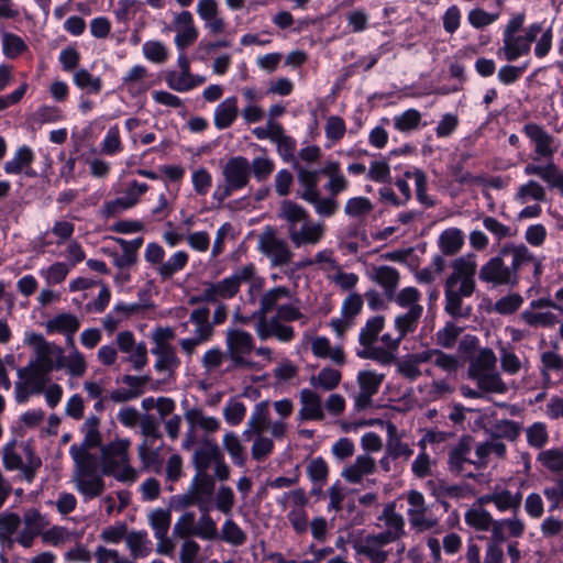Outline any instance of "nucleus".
Returning a JSON list of instances; mask_svg holds the SVG:
<instances>
[{
  "instance_id": "nucleus-47",
  "label": "nucleus",
  "mask_w": 563,
  "mask_h": 563,
  "mask_svg": "<svg viewBox=\"0 0 563 563\" xmlns=\"http://www.w3.org/2000/svg\"><path fill=\"white\" fill-rule=\"evenodd\" d=\"M558 343L553 344L551 351H544L540 355L541 361V375L544 380H550V373H563V355L556 352Z\"/></svg>"
},
{
  "instance_id": "nucleus-60",
  "label": "nucleus",
  "mask_w": 563,
  "mask_h": 563,
  "mask_svg": "<svg viewBox=\"0 0 563 563\" xmlns=\"http://www.w3.org/2000/svg\"><path fill=\"white\" fill-rule=\"evenodd\" d=\"M529 199L536 201L545 200V189L536 180H529L521 185L516 192V200L526 203Z\"/></svg>"
},
{
  "instance_id": "nucleus-17",
  "label": "nucleus",
  "mask_w": 563,
  "mask_h": 563,
  "mask_svg": "<svg viewBox=\"0 0 563 563\" xmlns=\"http://www.w3.org/2000/svg\"><path fill=\"white\" fill-rule=\"evenodd\" d=\"M522 132L534 144V153L538 157L551 158L556 152L553 135L541 124L529 122L523 125Z\"/></svg>"
},
{
  "instance_id": "nucleus-44",
  "label": "nucleus",
  "mask_w": 563,
  "mask_h": 563,
  "mask_svg": "<svg viewBox=\"0 0 563 563\" xmlns=\"http://www.w3.org/2000/svg\"><path fill=\"white\" fill-rule=\"evenodd\" d=\"M385 327V318L383 316H374L369 318L364 327H362L358 334V342L365 349L373 345L378 338V334Z\"/></svg>"
},
{
  "instance_id": "nucleus-29",
  "label": "nucleus",
  "mask_w": 563,
  "mask_h": 563,
  "mask_svg": "<svg viewBox=\"0 0 563 563\" xmlns=\"http://www.w3.org/2000/svg\"><path fill=\"white\" fill-rule=\"evenodd\" d=\"M292 168L297 172V179L302 189L299 194L300 198L305 201L314 199L320 191L318 188L319 170L307 169L300 164H295Z\"/></svg>"
},
{
  "instance_id": "nucleus-15",
  "label": "nucleus",
  "mask_w": 563,
  "mask_h": 563,
  "mask_svg": "<svg viewBox=\"0 0 563 563\" xmlns=\"http://www.w3.org/2000/svg\"><path fill=\"white\" fill-rule=\"evenodd\" d=\"M26 462L23 463L22 457L11 449L7 448L3 452V464L9 471L20 470L22 478L27 483H32L40 467L42 460L35 455L31 449H26Z\"/></svg>"
},
{
  "instance_id": "nucleus-6",
  "label": "nucleus",
  "mask_w": 563,
  "mask_h": 563,
  "mask_svg": "<svg viewBox=\"0 0 563 563\" xmlns=\"http://www.w3.org/2000/svg\"><path fill=\"white\" fill-rule=\"evenodd\" d=\"M129 439H117L101 448L102 474L112 475L120 482H135L136 471L130 465Z\"/></svg>"
},
{
  "instance_id": "nucleus-63",
  "label": "nucleus",
  "mask_w": 563,
  "mask_h": 563,
  "mask_svg": "<svg viewBox=\"0 0 563 563\" xmlns=\"http://www.w3.org/2000/svg\"><path fill=\"white\" fill-rule=\"evenodd\" d=\"M395 366L397 374L409 382H415L422 375L420 366L410 354L400 360H396Z\"/></svg>"
},
{
  "instance_id": "nucleus-1",
  "label": "nucleus",
  "mask_w": 563,
  "mask_h": 563,
  "mask_svg": "<svg viewBox=\"0 0 563 563\" xmlns=\"http://www.w3.org/2000/svg\"><path fill=\"white\" fill-rule=\"evenodd\" d=\"M543 256L536 255L523 243L506 242L496 255L481 266L478 278L494 287H516L521 273L531 268L533 279L539 282L543 274Z\"/></svg>"
},
{
  "instance_id": "nucleus-26",
  "label": "nucleus",
  "mask_w": 563,
  "mask_h": 563,
  "mask_svg": "<svg viewBox=\"0 0 563 563\" xmlns=\"http://www.w3.org/2000/svg\"><path fill=\"white\" fill-rule=\"evenodd\" d=\"M21 526V517L16 512L4 511L0 514V544L11 550L18 543V530Z\"/></svg>"
},
{
  "instance_id": "nucleus-32",
  "label": "nucleus",
  "mask_w": 563,
  "mask_h": 563,
  "mask_svg": "<svg viewBox=\"0 0 563 563\" xmlns=\"http://www.w3.org/2000/svg\"><path fill=\"white\" fill-rule=\"evenodd\" d=\"M269 424L271 419L268 401H261L256 404L254 411L247 422L249 428L244 431L243 434L246 437V439H249L252 433L260 435L269 428Z\"/></svg>"
},
{
  "instance_id": "nucleus-50",
  "label": "nucleus",
  "mask_w": 563,
  "mask_h": 563,
  "mask_svg": "<svg viewBox=\"0 0 563 563\" xmlns=\"http://www.w3.org/2000/svg\"><path fill=\"white\" fill-rule=\"evenodd\" d=\"M464 239L460 229L444 230L439 238V245L443 254L454 255L463 246Z\"/></svg>"
},
{
  "instance_id": "nucleus-56",
  "label": "nucleus",
  "mask_w": 563,
  "mask_h": 563,
  "mask_svg": "<svg viewBox=\"0 0 563 563\" xmlns=\"http://www.w3.org/2000/svg\"><path fill=\"white\" fill-rule=\"evenodd\" d=\"M537 461L551 473L563 472V450L562 449H550L541 451Z\"/></svg>"
},
{
  "instance_id": "nucleus-51",
  "label": "nucleus",
  "mask_w": 563,
  "mask_h": 563,
  "mask_svg": "<svg viewBox=\"0 0 563 563\" xmlns=\"http://www.w3.org/2000/svg\"><path fill=\"white\" fill-rule=\"evenodd\" d=\"M341 382V373L332 367H323L318 375L311 376L310 385L325 391L335 389Z\"/></svg>"
},
{
  "instance_id": "nucleus-54",
  "label": "nucleus",
  "mask_w": 563,
  "mask_h": 563,
  "mask_svg": "<svg viewBox=\"0 0 563 563\" xmlns=\"http://www.w3.org/2000/svg\"><path fill=\"white\" fill-rule=\"evenodd\" d=\"M410 526L419 532L434 529L439 520L431 516L428 507L423 510H407Z\"/></svg>"
},
{
  "instance_id": "nucleus-57",
  "label": "nucleus",
  "mask_w": 563,
  "mask_h": 563,
  "mask_svg": "<svg viewBox=\"0 0 563 563\" xmlns=\"http://www.w3.org/2000/svg\"><path fill=\"white\" fill-rule=\"evenodd\" d=\"M421 298L420 291L416 287H405L397 292L394 291L393 296L388 297L389 301H394L400 308H407L408 310L421 306L419 303Z\"/></svg>"
},
{
  "instance_id": "nucleus-11",
  "label": "nucleus",
  "mask_w": 563,
  "mask_h": 563,
  "mask_svg": "<svg viewBox=\"0 0 563 563\" xmlns=\"http://www.w3.org/2000/svg\"><path fill=\"white\" fill-rule=\"evenodd\" d=\"M184 418L188 424L183 449L190 450L197 443V431L202 430L206 434H211L220 429V421L216 417L206 416L199 407H192L184 412Z\"/></svg>"
},
{
  "instance_id": "nucleus-58",
  "label": "nucleus",
  "mask_w": 563,
  "mask_h": 563,
  "mask_svg": "<svg viewBox=\"0 0 563 563\" xmlns=\"http://www.w3.org/2000/svg\"><path fill=\"white\" fill-rule=\"evenodd\" d=\"M73 80L79 89H86L91 93H99L102 89L101 78L92 76L85 68L77 69L74 73Z\"/></svg>"
},
{
  "instance_id": "nucleus-62",
  "label": "nucleus",
  "mask_w": 563,
  "mask_h": 563,
  "mask_svg": "<svg viewBox=\"0 0 563 563\" xmlns=\"http://www.w3.org/2000/svg\"><path fill=\"white\" fill-rule=\"evenodd\" d=\"M371 200L366 197H353L347 199L344 206V213L350 218L367 216L373 210Z\"/></svg>"
},
{
  "instance_id": "nucleus-40",
  "label": "nucleus",
  "mask_w": 563,
  "mask_h": 563,
  "mask_svg": "<svg viewBox=\"0 0 563 563\" xmlns=\"http://www.w3.org/2000/svg\"><path fill=\"white\" fill-rule=\"evenodd\" d=\"M34 161V153L31 147L23 145L19 147L12 159L4 164V172L8 175L21 174L24 169L31 167Z\"/></svg>"
},
{
  "instance_id": "nucleus-10",
  "label": "nucleus",
  "mask_w": 563,
  "mask_h": 563,
  "mask_svg": "<svg viewBox=\"0 0 563 563\" xmlns=\"http://www.w3.org/2000/svg\"><path fill=\"white\" fill-rule=\"evenodd\" d=\"M24 343L34 349L38 367L51 373L53 369L64 368L63 349L55 343L47 342L41 333H26Z\"/></svg>"
},
{
  "instance_id": "nucleus-59",
  "label": "nucleus",
  "mask_w": 563,
  "mask_h": 563,
  "mask_svg": "<svg viewBox=\"0 0 563 563\" xmlns=\"http://www.w3.org/2000/svg\"><path fill=\"white\" fill-rule=\"evenodd\" d=\"M143 441L155 442L162 439L158 419L150 413H143L139 422Z\"/></svg>"
},
{
  "instance_id": "nucleus-52",
  "label": "nucleus",
  "mask_w": 563,
  "mask_h": 563,
  "mask_svg": "<svg viewBox=\"0 0 563 563\" xmlns=\"http://www.w3.org/2000/svg\"><path fill=\"white\" fill-rule=\"evenodd\" d=\"M471 379L477 383L478 388L485 393L504 394L507 390L506 384L503 382L497 372L483 373L478 376H472Z\"/></svg>"
},
{
  "instance_id": "nucleus-21",
  "label": "nucleus",
  "mask_w": 563,
  "mask_h": 563,
  "mask_svg": "<svg viewBox=\"0 0 563 563\" xmlns=\"http://www.w3.org/2000/svg\"><path fill=\"white\" fill-rule=\"evenodd\" d=\"M189 488L195 493L191 503H196V506H198L201 511L207 512L210 497L214 490L213 478L208 473L197 472Z\"/></svg>"
},
{
  "instance_id": "nucleus-5",
  "label": "nucleus",
  "mask_w": 563,
  "mask_h": 563,
  "mask_svg": "<svg viewBox=\"0 0 563 563\" xmlns=\"http://www.w3.org/2000/svg\"><path fill=\"white\" fill-rule=\"evenodd\" d=\"M484 505L477 501L466 510L464 515L465 523L478 532L490 531V539L497 541H506L507 536L505 529L512 538H521L526 531L525 521L518 516L506 519H494L492 514L486 510Z\"/></svg>"
},
{
  "instance_id": "nucleus-55",
  "label": "nucleus",
  "mask_w": 563,
  "mask_h": 563,
  "mask_svg": "<svg viewBox=\"0 0 563 563\" xmlns=\"http://www.w3.org/2000/svg\"><path fill=\"white\" fill-rule=\"evenodd\" d=\"M537 309H526L521 314L522 321L530 327H551L558 322V317L550 312H539Z\"/></svg>"
},
{
  "instance_id": "nucleus-23",
  "label": "nucleus",
  "mask_w": 563,
  "mask_h": 563,
  "mask_svg": "<svg viewBox=\"0 0 563 563\" xmlns=\"http://www.w3.org/2000/svg\"><path fill=\"white\" fill-rule=\"evenodd\" d=\"M386 431L387 440L385 450L387 451L388 456H393L394 460H402L405 462L409 461L413 450L408 443L402 441V435L398 432L397 427L394 423L388 422Z\"/></svg>"
},
{
  "instance_id": "nucleus-18",
  "label": "nucleus",
  "mask_w": 563,
  "mask_h": 563,
  "mask_svg": "<svg viewBox=\"0 0 563 563\" xmlns=\"http://www.w3.org/2000/svg\"><path fill=\"white\" fill-rule=\"evenodd\" d=\"M148 190L145 183L133 180L126 189L124 196L104 203L107 216H114L119 212L134 207L142 195Z\"/></svg>"
},
{
  "instance_id": "nucleus-16",
  "label": "nucleus",
  "mask_w": 563,
  "mask_h": 563,
  "mask_svg": "<svg viewBox=\"0 0 563 563\" xmlns=\"http://www.w3.org/2000/svg\"><path fill=\"white\" fill-rule=\"evenodd\" d=\"M222 175L224 181L229 184V188L236 190L247 186L251 178V165L246 157H231L224 165Z\"/></svg>"
},
{
  "instance_id": "nucleus-37",
  "label": "nucleus",
  "mask_w": 563,
  "mask_h": 563,
  "mask_svg": "<svg viewBox=\"0 0 563 563\" xmlns=\"http://www.w3.org/2000/svg\"><path fill=\"white\" fill-rule=\"evenodd\" d=\"M290 297V290L285 286H277L265 291L260 299L257 313L268 316L273 310H278L279 301Z\"/></svg>"
},
{
  "instance_id": "nucleus-35",
  "label": "nucleus",
  "mask_w": 563,
  "mask_h": 563,
  "mask_svg": "<svg viewBox=\"0 0 563 563\" xmlns=\"http://www.w3.org/2000/svg\"><path fill=\"white\" fill-rule=\"evenodd\" d=\"M531 49V44L527 41L525 35H512L503 37V52L508 62H514L523 55H528Z\"/></svg>"
},
{
  "instance_id": "nucleus-19",
  "label": "nucleus",
  "mask_w": 563,
  "mask_h": 563,
  "mask_svg": "<svg viewBox=\"0 0 563 563\" xmlns=\"http://www.w3.org/2000/svg\"><path fill=\"white\" fill-rule=\"evenodd\" d=\"M300 409L299 421H320L324 419L321 397L312 389L303 388L299 393Z\"/></svg>"
},
{
  "instance_id": "nucleus-25",
  "label": "nucleus",
  "mask_w": 563,
  "mask_h": 563,
  "mask_svg": "<svg viewBox=\"0 0 563 563\" xmlns=\"http://www.w3.org/2000/svg\"><path fill=\"white\" fill-rule=\"evenodd\" d=\"M376 471L375 460L367 455L356 456L353 464L346 466L342 471V477L352 484H358L362 482L365 475H371Z\"/></svg>"
},
{
  "instance_id": "nucleus-46",
  "label": "nucleus",
  "mask_w": 563,
  "mask_h": 563,
  "mask_svg": "<svg viewBox=\"0 0 563 563\" xmlns=\"http://www.w3.org/2000/svg\"><path fill=\"white\" fill-rule=\"evenodd\" d=\"M224 450L230 455L233 464L244 466L246 463V451L240 438L234 432H227L222 441Z\"/></svg>"
},
{
  "instance_id": "nucleus-61",
  "label": "nucleus",
  "mask_w": 563,
  "mask_h": 563,
  "mask_svg": "<svg viewBox=\"0 0 563 563\" xmlns=\"http://www.w3.org/2000/svg\"><path fill=\"white\" fill-rule=\"evenodd\" d=\"M527 442L530 446L542 449L549 440L548 428L544 422H534L526 429Z\"/></svg>"
},
{
  "instance_id": "nucleus-2",
  "label": "nucleus",
  "mask_w": 563,
  "mask_h": 563,
  "mask_svg": "<svg viewBox=\"0 0 563 563\" xmlns=\"http://www.w3.org/2000/svg\"><path fill=\"white\" fill-rule=\"evenodd\" d=\"M450 273L444 280V311L454 319H467L472 307L464 302L476 290L477 262L475 254H465L450 263Z\"/></svg>"
},
{
  "instance_id": "nucleus-13",
  "label": "nucleus",
  "mask_w": 563,
  "mask_h": 563,
  "mask_svg": "<svg viewBox=\"0 0 563 563\" xmlns=\"http://www.w3.org/2000/svg\"><path fill=\"white\" fill-rule=\"evenodd\" d=\"M477 504H493L498 511H509L512 516H517L522 504V493L520 490L511 492L505 487L495 486L492 492L479 496Z\"/></svg>"
},
{
  "instance_id": "nucleus-28",
  "label": "nucleus",
  "mask_w": 563,
  "mask_h": 563,
  "mask_svg": "<svg viewBox=\"0 0 563 563\" xmlns=\"http://www.w3.org/2000/svg\"><path fill=\"white\" fill-rule=\"evenodd\" d=\"M222 455L218 444L206 440L201 448L194 452L192 463L197 472L207 473L211 464H214Z\"/></svg>"
},
{
  "instance_id": "nucleus-33",
  "label": "nucleus",
  "mask_w": 563,
  "mask_h": 563,
  "mask_svg": "<svg viewBox=\"0 0 563 563\" xmlns=\"http://www.w3.org/2000/svg\"><path fill=\"white\" fill-rule=\"evenodd\" d=\"M238 99L229 97L224 99L214 110V125L219 130L230 128L238 118Z\"/></svg>"
},
{
  "instance_id": "nucleus-43",
  "label": "nucleus",
  "mask_w": 563,
  "mask_h": 563,
  "mask_svg": "<svg viewBox=\"0 0 563 563\" xmlns=\"http://www.w3.org/2000/svg\"><path fill=\"white\" fill-rule=\"evenodd\" d=\"M422 312L423 307L416 306L409 309L406 313L399 314L395 318V328L397 332L400 333V338H405L407 334L417 330Z\"/></svg>"
},
{
  "instance_id": "nucleus-38",
  "label": "nucleus",
  "mask_w": 563,
  "mask_h": 563,
  "mask_svg": "<svg viewBox=\"0 0 563 563\" xmlns=\"http://www.w3.org/2000/svg\"><path fill=\"white\" fill-rule=\"evenodd\" d=\"M79 319L71 313H59L46 322L47 332H58L71 338L79 329Z\"/></svg>"
},
{
  "instance_id": "nucleus-9",
  "label": "nucleus",
  "mask_w": 563,
  "mask_h": 563,
  "mask_svg": "<svg viewBox=\"0 0 563 563\" xmlns=\"http://www.w3.org/2000/svg\"><path fill=\"white\" fill-rule=\"evenodd\" d=\"M227 357L234 368H251L253 363L249 360L255 350L253 335L242 329H228L225 332Z\"/></svg>"
},
{
  "instance_id": "nucleus-24",
  "label": "nucleus",
  "mask_w": 563,
  "mask_h": 563,
  "mask_svg": "<svg viewBox=\"0 0 563 563\" xmlns=\"http://www.w3.org/2000/svg\"><path fill=\"white\" fill-rule=\"evenodd\" d=\"M152 354L156 356L154 368L158 373H167L168 377H173L176 369L180 366V358L177 356L174 345H165V347H153Z\"/></svg>"
},
{
  "instance_id": "nucleus-49",
  "label": "nucleus",
  "mask_w": 563,
  "mask_h": 563,
  "mask_svg": "<svg viewBox=\"0 0 563 563\" xmlns=\"http://www.w3.org/2000/svg\"><path fill=\"white\" fill-rule=\"evenodd\" d=\"M273 143L277 145V152L285 163H289L292 166H295V164H299L298 159L295 156V151L297 146L296 140L285 134V130L283 126L280 128Z\"/></svg>"
},
{
  "instance_id": "nucleus-4",
  "label": "nucleus",
  "mask_w": 563,
  "mask_h": 563,
  "mask_svg": "<svg viewBox=\"0 0 563 563\" xmlns=\"http://www.w3.org/2000/svg\"><path fill=\"white\" fill-rule=\"evenodd\" d=\"M277 217L284 221L288 238L296 249L317 245L324 236L325 225L322 222H311L309 212L291 200L280 203Z\"/></svg>"
},
{
  "instance_id": "nucleus-8",
  "label": "nucleus",
  "mask_w": 563,
  "mask_h": 563,
  "mask_svg": "<svg viewBox=\"0 0 563 563\" xmlns=\"http://www.w3.org/2000/svg\"><path fill=\"white\" fill-rule=\"evenodd\" d=\"M257 250L269 261L272 267L287 266L295 256L289 242L272 225H266L258 235Z\"/></svg>"
},
{
  "instance_id": "nucleus-22",
  "label": "nucleus",
  "mask_w": 563,
  "mask_h": 563,
  "mask_svg": "<svg viewBox=\"0 0 563 563\" xmlns=\"http://www.w3.org/2000/svg\"><path fill=\"white\" fill-rule=\"evenodd\" d=\"M368 277L372 282L383 288L384 295L387 299L397 290L400 282L399 272L395 267L388 265L374 266L369 272Z\"/></svg>"
},
{
  "instance_id": "nucleus-41",
  "label": "nucleus",
  "mask_w": 563,
  "mask_h": 563,
  "mask_svg": "<svg viewBox=\"0 0 563 563\" xmlns=\"http://www.w3.org/2000/svg\"><path fill=\"white\" fill-rule=\"evenodd\" d=\"M78 538L76 532L68 530L66 527L55 525L52 527L48 526L45 529L41 540L44 544L62 547L78 540Z\"/></svg>"
},
{
  "instance_id": "nucleus-30",
  "label": "nucleus",
  "mask_w": 563,
  "mask_h": 563,
  "mask_svg": "<svg viewBox=\"0 0 563 563\" xmlns=\"http://www.w3.org/2000/svg\"><path fill=\"white\" fill-rule=\"evenodd\" d=\"M189 321L195 325L194 335L205 342L211 340L214 334L213 324L210 322V310L208 307H200L190 312Z\"/></svg>"
},
{
  "instance_id": "nucleus-14",
  "label": "nucleus",
  "mask_w": 563,
  "mask_h": 563,
  "mask_svg": "<svg viewBox=\"0 0 563 563\" xmlns=\"http://www.w3.org/2000/svg\"><path fill=\"white\" fill-rule=\"evenodd\" d=\"M385 375L377 374L374 371H361L357 374L358 393L354 397L355 409L361 411L372 407L373 396L378 393V389L384 382Z\"/></svg>"
},
{
  "instance_id": "nucleus-20",
  "label": "nucleus",
  "mask_w": 563,
  "mask_h": 563,
  "mask_svg": "<svg viewBox=\"0 0 563 563\" xmlns=\"http://www.w3.org/2000/svg\"><path fill=\"white\" fill-rule=\"evenodd\" d=\"M474 439L471 435H462L455 446H453L448 456V467L450 472L463 474L465 464H473L468 455L473 449Z\"/></svg>"
},
{
  "instance_id": "nucleus-53",
  "label": "nucleus",
  "mask_w": 563,
  "mask_h": 563,
  "mask_svg": "<svg viewBox=\"0 0 563 563\" xmlns=\"http://www.w3.org/2000/svg\"><path fill=\"white\" fill-rule=\"evenodd\" d=\"M161 446L155 448L154 442L142 441L137 446V454L146 470L153 468L158 473Z\"/></svg>"
},
{
  "instance_id": "nucleus-34",
  "label": "nucleus",
  "mask_w": 563,
  "mask_h": 563,
  "mask_svg": "<svg viewBox=\"0 0 563 563\" xmlns=\"http://www.w3.org/2000/svg\"><path fill=\"white\" fill-rule=\"evenodd\" d=\"M74 483L77 490L82 494L86 499L99 497L104 490V481L99 474L87 476L74 475Z\"/></svg>"
},
{
  "instance_id": "nucleus-39",
  "label": "nucleus",
  "mask_w": 563,
  "mask_h": 563,
  "mask_svg": "<svg viewBox=\"0 0 563 563\" xmlns=\"http://www.w3.org/2000/svg\"><path fill=\"white\" fill-rule=\"evenodd\" d=\"M496 355L492 349L485 347L479 350L477 355L470 362L468 377L478 376L483 373H489L495 369Z\"/></svg>"
},
{
  "instance_id": "nucleus-48",
  "label": "nucleus",
  "mask_w": 563,
  "mask_h": 563,
  "mask_svg": "<svg viewBox=\"0 0 563 563\" xmlns=\"http://www.w3.org/2000/svg\"><path fill=\"white\" fill-rule=\"evenodd\" d=\"M172 522V512L169 509L156 508L148 515V523L154 530L156 539H162L168 534Z\"/></svg>"
},
{
  "instance_id": "nucleus-27",
  "label": "nucleus",
  "mask_w": 563,
  "mask_h": 563,
  "mask_svg": "<svg viewBox=\"0 0 563 563\" xmlns=\"http://www.w3.org/2000/svg\"><path fill=\"white\" fill-rule=\"evenodd\" d=\"M69 454L75 462L74 475H91L98 474L99 460L89 450L77 449V444L69 448Z\"/></svg>"
},
{
  "instance_id": "nucleus-7",
  "label": "nucleus",
  "mask_w": 563,
  "mask_h": 563,
  "mask_svg": "<svg viewBox=\"0 0 563 563\" xmlns=\"http://www.w3.org/2000/svg\"><path fill=\"white\" fill-rule=\"evenodd\" d=\"M243 283L250 285L251 294L252 289L261 290L263 288L264 278L256 275V267L253 263L242 266L232 275L219 282L206 283L210 291L208 296H210L209 298L212 299V302L232 299L238 295Z\"/></svg>"
},
{
  "instance_id": "nucleus-42",
  "label": "nucleus",
  "mask_w": 563,
  "mask_h": 563,
  "mask_svg": "<svg viewBox=\"0 0 563 563\" xmlns=\"http://www.w3.org/2000/svg\"><path fill=\"white\" fill-rule=\"evenodd\" d=\"M100 419L97 416H90L84 422L81 431L85 437L82 442L77 445V449L90 450L101 445V433L99 431Z\"/></svg>"
},
{
  "instance_id": "nucleus-3",
  "label": "nucleus",
  "mask_w": 563,
  "mask_h": 563,
  "mask_svg": "<svg viewBox=\"0 0 563 563\" xmlns=\"http://www.w3.org/2000/svg\"><path fill=\"white\" fill-rule=\"evenodd\" d=\"M378 520L384 522L386 527L384 531L360 537L353 542L356 555L365 558L368 563L387 562L389 551L385 550V547L398 541L406 533L405 519L396 512L394 504L385 506Z\"/></svg>"
},
{
  "instance_id": "nucleus-31",
  "label": "nucleus",
  "mask_w": 563,
  "mask_h": 563,
  "mask_svg": "<svg viewBox=\"0 0 563 563\" xmlns=\"http://www.w3.org/2000/svg\"><path fill=\"white\" fill-rule=\"evenodd\" d=\"M16 374L20 380L33 388L34 393L41 394L49 373L30 362L26 366L19 368Z\"/></svg>"
},
{
  "instance_id": "nucleus-45",
  "label": "nucleus",
  "mask_w": 563,
  "mask_h": 563,
  "mask_svg": "<svg viewBox=\"0 0 563 563\" xmlns=\"http://www.w3.org/2000/svg\"><path fill=\"white\" fill-rule=\"evenodd\" d=\"M189 255L185 251L174 253L166 262L161 263L156 267V272L166 280L172 278L176 273L183 271L188 264Z\"/></svg>"
},
{
  "instance_id": "nucleus-36",
  "label": "nucleus",
  "mask_w": 563,
  "mask_h": 563,
  "mask_svg": "<svg viewBox=\"0 0 563 563\" xmlns=\"http://www.w3.org/2000/svg\"><path fill=\"white\" fill-rule=\"evenodd\" d=\"M125 543L133 560L146 558L152 552V542L146 531H131L125 536Z\"/></svg>"
},
{
  "instance_id": "nucleus-64",
  "label": "nucleus",
  "mask_w": 563,
  "mask_h": 563,
  "mask_svg": "<svg viewBox=\"0 0 563 563\" xmlns=\"http://www.w3.org/2000/svg\"><path fill=\"white\" fill-rule=\"evenodd\" d=\"M421 122V113L416 109H408L394 118V126L400 132L416 130Z\"/></svg>"
},
{
  "instance_id": "nucleus-12",
  "label": "nucleus",
  "mask_w": 563,
  "mask_h": 563,
  "mask_svg": "<svg viewBox=\"0 0 563 563\" xmlns=\"http://www.w3.org/2000/svg\"><path fill=\"white\" fill-rule=\"evenodd\" d=\"M23 529L16 534L18 544L24 549H30L34 544L36 537L43 536L45 529L49 526V519L36 508H29L21 517Z\"/></svg>"
}]
</instances>
